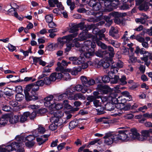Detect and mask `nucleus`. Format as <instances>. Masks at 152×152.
<instances>
[{
  "mask_svg": "<svg viewBox=\"0 0 152 152\" xmlns=\"http://www.w3.org/2000/svg\"><path fill=\"white\" fill-rule=\"evenodd\" d=\"M118 134H115L113 132H109L105 134L103 137L105 139L104 142L108 145L113 142L117 143L119 141H127L129 140V131L127 130L119 131Z\"/></svg>",
  "mask_w": 152,
  "mask_h": 152,
  "instance_id": "f257e3e1",
  "label": "nucleus"
},
{
  "mask_svg": "<svg viewBox=\"0 0 152 152\" xmlns=\"http://www.w3.org/2000/svg\"><path fill=\"white\" fill-rule=\"evenodd\" d=\"M24 91L26 99L27 101L35 100L38 99L37 95L36 92L39 89V87L35 83L27 85Z\"/></svg>",
  "mask_w": 152,
  "mask_h": 152,
  "instance_id": "f03ea898",
  "label": "nucleus"
},
{
  "mask_svg": "<svg viewBox=\"0 0 152 152\" xmlns=\"http://www.w3.org/2000/svg\"><path fill=\"white\" fill-rule=\"evenodd\" d=\"M117 94L111 93L110 94V96L109 97V99H111L112 102L115 104H124L128 101L123 96H119L118 98H116Z\"/></svg>",
  "mask_w": 152,
  "mask_h": 152,
  "instance_id": "7ed1b4c3",
  "label": "nucleus"
},
{
  "mask_svg": "<svg viewBox=\"0 0 152 152\" xmlns=\"http://www.w3.org/2000/svg\"><path fill=\"white\" fill-rule=\"evenodd\" d=\"M77 35V33H74L64 36L62 38H59L58 39V40L60 43L62 44H64L66 43H69L72 40L73 38L76 37Z\"/></svg>",
  "mask_w": 152,
  "mask_h": 152,
  "instance_id": "20e7f679",
  "label": "nucleus"
},
{
  "mask_svg": "<svg viewBox=\"0 0 152 152\" xmlns=\"http://www.w3.org/2000/svg\"><path fill=\"white\" fill-rule=\"evenodd\" d=\"M53 96L50 95L44 99V105L48 108L49 110L52 109L53 106H54L55 101L53 99Z\"/></svg>",
  "mask_w": 152,
  "mask_h": 152,
  "instance_id": "39448f33",
  "label": "nucleus"
},
{
  "mask_svg": "<svg viewBox=\"0 0 152 152\" xmlns=\"http://www.w3.org/2000/svg\"><path fill=\"white\" fill-rule=\"evenodd\" d=\"M35 137L33 135H30L26 137H24L22 135H18L17 136L15 139L18 141H20L23 142L33 141V140L35 139Z\"/></svg>",
  "mask_w": 152,
  "mask_h": 152,
  "instance_id": "423d86ee",
  "label": "nucleus"
},
{
  "mask_svg": "<svg viewBox=\"0 0 152 152\" xmlns=\"http://www.w3.org/2000/svg\"><path fill=\"white\" fill-rule=\"evenodd\" d=\"M128 135L129 140L132 139H135L138 140V138L140 136V134L138 132L137 129L135 128L131 129L130 132H129Z\"/></svg>",
  "mask_w": 152,
  "mask_h": 152,
  "instance_id": "0eeeda50",
  "label": "nucleus"
},
{
  "mask_svg": "<svg viewBox=\"0 0 152 152\" xmlns=\"http://www.w3.org/2000/svg\"><path fill=\"white\" fill-rule=\"evenodd\" d=\"M48 2L50 6L51 7H54L55 5L56 6L62 10H63L64 7H63L61 3L59 2L58 0H48Z\"/></svg>",
  "mask_w": 152,
  "mask_h": 152,
  "instance_id": "6e6552de",
  "label": "nucleus"
},
{
  "mask_svg": "<svg viewBox=\"0 0 152 152\" xmlns=\"http://www.w3.org/2000/svg\"><path fill=\"white\" fill-rule=\"evenodd\" d=\"M118 30L117 27H112L109 31L110 35L112 36L114 39H117L120 37L118 34Z\"/></svg>",
  "mask_w": 152,
  "mask_h": 152,
  "instance_id": "1a4fd4ad",
  "label": "nucleus"
},
{
  "mask_svg": "<svg viewBox=\"0 0 152 152\" xmlns=\"http://www.w3.org/2000/svg\"><path fill=\"white\" fill-rule=\"evenodd\" d=\"M97 90L99 92H102L105 94H107L110 90L109 87L107 85H99L96 88Z\"/></svg>",
  "mask_w": 152,
  "mask_h": 152,
  "instance_id": "9d476101",
  "label": "nucleus"
},
{
  "mask_svg": "<svg viewBox=\"0 0 152 152\" xmlns=\"http://www.w3.org/2000/svg\"><path fill=\"white\" fill-rule=\"evenodd\" d=\"M141 135L138 138V140L140 141H144L146 140L148 137L150 135V133L148 130H143L141 132Z\"/></svg>",
  "mask_w": 152,
  "mask_h": 152,
  "instance_id": "9b49d317",
  "label": "nucleus"
},
{
  "mask_svg": "<svg viewBox=\"0 0 152 152\" xmlns=\"http://www.w3.org/2000/svg\"><path fill=\"white\" fill-rule=\"evenodd\" d=\"M91 41L90 40L85 41L83 45L82 46L81 48L79 49L80 51L85 52L88 51L91 44Z\"/></svg>",
  "mask_w": 152,
  "mask_h": 152,
  "instance_id": "f8f14e48",
  "label": "nucleus"
},
{
  "mask_svg": "<svg viewBox=\"0 0 152 152\" xmlns=\"http://www.w3.org/2000/svg\"><path fill=\"white\" fill-rule=\"evenodd\" d=\"M50 113L52 115L57 117L59 118L63 116L64 113L62 111L60 110H50Z\"/></svg>",
  "mask_w": 152,
  "mask_h": 152,
  "instance_id": "ddd939ff",
  "label": "nucleus"
},
{
  "mask_svg": "<svg viewBox=\"0 0 152 152\" xmlns=\"http://www.w3.org/2000/svg\"><path fill=\"white\" fill-rule=\"evenodd\" d=\"M62 76V74L60 73H53L50 75V78L52 81H54L56 79H61Z\"/></svg>",
  "mask_w": 152,
  "mask_h": 152,
  "instance_id": "4468645a",
  "label": "nucleus"
},
{
  "mask_svg": "<svg viewBox=\"0 0 152 152\" xmlns=\"http://www.w3.org/2000/svg\"><path fill=\"white\" fill-rule=\"evenodd\" d=\"M49 136V135H44L40 137L37 138V141L38 142L39 145H40L44 143L48 140V138Z\"/></svg>",
  "mask_w": 152,
  "mask_h": 152,
  "instance_id": "2eb2a0df",
  "label": "nucleus"
},
{
  "mask_svg": "<svg viewBox=\"0 0 152 152\" xmlns=\"http://www.w3.org/2000/svg\"><path fill=\"white\" fill-rule=\"evenodd\" d=\"M71 71V69H66L64 72H63V73H61L62 75L61 78H63L64 80H68L70 79H71L70 75L68 72H70Z\"/></svg>",
  "mask_w": 152,
  "mask_h": 152,
  "instance_id": "dca6fc26",
  "label": "nucleus"
},
{
  "mask_svg": "<svg viewBox=\"0 0 152 152\" xmlns=\"http://www.w3.org/2000/svg\"><path fill=\"white\" fill-rule=\"evenodd\" d=\"M85 96L81 93H77L74 95L73 96L70 98V99L77 100L78 99L84 100L85 99Z\"/></svg>",
  "mask_w": 152,
  "mask_h": 152,
  "instance_id": "f3484780",
  "label": "nucleus"
},
{
  "mask_svg": "<svg viewBox=\"0 0 152 152\" xmlns=\"http://www.w3.org/2000/svg\"><path fill=\"white\" fill-rule=\"evenodd\" d=\"M88 31L87 30H85L79 34V39L80 41H82L86 39L88 36Z\"/></svg>",
  "mask_w": 152,
  "mask_h": 152,
  "instance_id": "a211bd4d",
  "label": "nucleus"
},
{
  "mask_svg": "<svg viewBox=\"0 0 152 152\" xmlns=\"http://www.w3.org/2000/svg\"><path fill=\"white\" fill-rule=\"evenodd\" d=\"M73 89L77 91H81L82 92L85 93L87 91V89L86 88H83L81 85H77L73 88Z\"/></svg>",
  "mask_w": 152,
  "mask_h": 152,
  "instance_id": "6ab92c4d",
  "label": "nucleus"
},
{
  "mask_svg": "<svg viewBox=\"0 0 152 152\" xmlns=\"http://www.w3.org/2000/svg\"><path fill=\"white\" fill-rule=\"evenodd\" d=\"M17 142H13L11 144L12 148L14 150H16L20 146H22L23 143L22 141H18L16 140Z\"/></svg>",
  "mask_w": 152,
  "mask_h": 152,
  "instance_id": "aec40b11",
  "label": "nucleus"
},
{
  "mask_svg": "<svg viewBox=\"0 0 152 152\" xmlns=\"http://www.w3.org/2000/svg\"><path fill=\"white\" fill-rule=\"evenodd\" d=\"M102 58H105V60L107 61L112 62V57L109 56V53L106 50H102Z\"/></svg>",
  "mask_w": 152,
  "mask_h": 152,
  "instance_id": "412c9836",
  "label": "nucleus"
},
{
  "mask_svg": "<svg viewBox=\"0 0 152 152\" xmlns=\"http://www.w3.org/2000/svg\"><path fill=\"white\" fill-rule=\"evenodd\" d=\"M69 26L70 27L69 31L70 33H75L78 31L77 26L76 24L72 23L69 24Z\"/></svg>",
  "mask_w": 152,
  "mask_h": 152,
  "instance_id": "4be33fe9",
  "label": "nucleus"
},
{
  "mask_svg": "<svg viewBox=\"0 0 152 152\" xmlns=\"http://www.w3.org/2000/svg\"><path fill=\"white\" fill-rule=\"evenodd\" d=\"M99 93L97 91H94L93 93L94 96H89L87 98V99L90 101L91 102L94 100L96 99H99L100 98V96L99 95Z\"/></svg>",
  "mask_w": 152,
  "mask_h": 152,
  "instance_id": "5701e85b",
  "label": "nucleus"
},
{
  "mask_svg": "<svg viewBox=\"0 0 152 152\" xmlns=\"http://www.w3.org/2000/svg\"><path fill=\"white\" fill-rule=\"evenodd\" d=\"M13 150L11 144L7 146L5 148H2L0 146V152H10Z\"/></svg>",
  "mask_w": 152,
  "mask_h": 152,
  "instance_id": "b1692460",
  "label": "nucleus"
},
{
  "mask_svg": "<svg viewBox=\"0 0 152 152\" xmlns=\"http://www.w3.org/2000/svg\"><path fill=\"white\" fill-rule=\"evenodd\" d=\"M85 51V52H83L82 51H80L81 53H83L85 57L86 58H91L92 56H94L95 54V50L94 49L92 52L88 51L87 52Z\"/></svg>",
  "mask_w": 152,
  "mask_h": 152,
  "instance_id": "393cba45",
  "label": "nucleus"
},
{
  "mask_svg": "<svg viewBox=\"0 0 152 152\" xmlns=\"http://www.w3.org/2000/svg\"><path fill=\"white\" fill-rule=\"evenodd\" d=\"M105 108L106 110L108 111H112L115 108V105L111 102H108L104 104Z\"/></svg>",
  "mask_w": 152,
  "mask_h": 152,
  "instance_id": "a878e982",
  "label": "nucleus"
},
{
  "mask_svg": "<svg viewBox=\"0 0 152 152\" xmlns=\"http://www.w3.org/2000/svg\"><path fill=\"white\" fill-rule=\"evenodd\" d=\"M8 116L4 115L0 118V126L1 125H5L7 122Z\"/></svg>",
  "mask_w": 152,
  "mask_h": 152,
  "instance_id": "bb28decb",
  "label": "nucleus"
},
{
  "mask_svg": "<svg viewBox=\"0 0 152 152\" xmlns=\"http://www.w3.org/2000/svg\"><path fill=\"white\" fill-rule=\"evenodd\" d=\"M93 41H95L97 45L103 49H106L107 48V46L104 43H102L101 42L97 39L96 38L95 39L93 40Z\"/></svg>",
  "mask_w": 152,
  "mask_h": 152,
  "instance_id": "cd10ccee",
  "label": "nucleus"
},
{
  "mask_svg": "<svg viewBox=\"0 0 152 152\" xmlns=\"http://www.w3.org/2000/svg\"><path fill=\"white\" fill-rule=\"evenodd\" d=\"M78 122L73 120L71 121L69 123V128L70 130L73 129L78 126Z\"/></svg>",
  "mask_w": 152,
  "mask_h": 152,
  "instance_id": "c85d7f7f",
  "label": "nucleus"
},
{
  "mask_svg": "<svg viewBox=\"0 0 152 152\" xmlns=\"http://www.w3.org/2000/svg\"><path fill=\"white\" fill-rule=\"evenodd\" d=\"M121 94L127 98H126V100H127L128 101H131L132 100V96L130 95L129 92L128 91H125L122 92L121 93Z\"/></svg>",
  "mask_w": 152,
  "mask_h": 152,
  "instance_id": "c756f323",
  "label": "nucleus"
},
{
  "mask_svg": "<svg viewBox=\"0 0 152 152\" xmlns=\"http://www.w3.org/2000/svg\"><path fill=\"white\" fill-rule=\"evenodd\" d=\"M29 115V112H26L25 113L22 115L20 118V121L22 123L26 121L27 118L28 117Z\"/></svg>",
  "mask_w": 152,
  "mask_h": 152,
  "instance_id": "7c9ffc66",
  "label": "nucleus"
},
{
  "mask_svg": "<svg viewBox=\"0 0 152 152\" xmlns=\"http://www.w3.org/2000/svg\"><path fill=\"white\" fill-rule=\"evenodd\" d=\"M149 8V7L148 4L145 2L141 4L139 7V9L140 10H144L146 11Z\"/></svg>",
  "mask_w": 152,
  "mask_h": 152,
  "instance_id": "2f4dec72",
  "label": "nucleus"
},
{
  "mask_svg": "<svg viewBox=\"0 0 152 152\" xmlns=\"http://www.w3.org/2000/svg\"><path fill=\"white\" fill-rule=\"evenodd\" d=\"M92 6L93 10L95 11L99 10L101 7L100 4L99 2L93 3Z\"/></svg>",
  "mask_w": 152,
  "mask_h": 152,
  "instance_id": "473e14b6",
  "label": "nucleus"
},
{
  "mask_svg": "<svg viewBox=\"0 0 152 152\" xmlns=\"http://www.w3.org/2000/svg\"><path fill=\"white\" fill-rule=\"evenodd\" d=\"M54 105V106H52V108L50 110H58L62 109L63 107V104H56V103L55 102Z\"/></svg>",
  "mask_w": 152,
  "mask_h": 152,
  "instance_id": "72a5a7b5",
  "label": "nucleus"
},
{
  "mask_svg": "<svg viewBox=\"0 0 152 152\" xmlns=\"http://www.w3.org/2000/svg\"><path fill=\"white\" fill-rule=\"evenodd\" d=\"M108 50L110 52L109 53V56L113 58L114 57L115 53L114 52L113 48L111 46H107V48Z\"/></svg>",
  "mask_w": 152,
  "mask_h": 152,
  "instance_id": "f704fd0d",
  "label": "nucleus"
},
{
  "mask_svg": "<svg viewBox=\"0 0 152 152\" xmlns=\"http://www.w3.org/2000/svg\"><path fill=\"white\" fill-rule=\"evenodd\" d=\"M66 3L67 4L70 6V8L71 10H73L75 7L74 2H72V0H67Z\"/></svg>",
  "mask_w": 152,
  "mask_h": 152,
  "instance_id": "c9c22d12",
  "label": "nucleus"
},
{
  "mask_svg": "<svg viewBox=\"0 0 152 152\" xmlns=\"http://www.w3.org/2000/svg\"><path fill=\"white\" fill-rule=\"evenodd\" d=\"M23 142H25V145L27 147L30 148L32 147L35 144V142L34 141Z\"/></svg>",
  "mask_w": 152,
  "mask_h": 152,
  "instance_id": "e433bc0d",
  "label": "nucleus"
},
{
  "mask_svg": "<svg viewBox=\"0 0 152 152\" xmlns=\"http://www.w3.org/2000/svg\"><path fill=\"white\" fill-rule=\"evenodd\" d=\"M107 119V118L102 117L96 120V121L97 123L102 122L104 124H108L109 123V121L108 120H106V119Z\"/></svg>",
  "mask_w": 152,
  "mask_h": 152,
  "instance_id": "4c0bfd02",
  "label": "nucleus"
},
{
  "mask_svg": "<svg viewBox=\"0 0 152 152\" xmlns=\"http://www.w3.org/2000/svg\"><path fill=\"white\" fill-rule=\"evenodd\" d=\"M45 18L46 22L48 23H50L53 21V18L52 14L46 15Z\"/></svg>",
  "mask_w": 152,
  "mask_h": 152,
  "instance_id": "58836bf2",
  "label": "nucleus"
},
{
  "mask_svg": "<svg viewBox=\"0 0 152 152\" xmlns=\"http://www.w3.org/2000/svg\"><path fill=\"white\" fill-rule=\"evenodd\" d=\"M80 80L82 84L84 86H86L87 83L88 82V79L87 77L84 76H82L80 77Z\"/></svg>",
  "mask_w": 152,
  "mask_h": 152,
  "instance_id": "ea45409f",
  "label": "nucleus"
},
{
  "mask_svg": "<svg viewBox=\"0 0 152 152\" xmlns=\"http://www.w3.org/2000/svg\"><path fill=\"white\" fill-rule=\"evenodd\" d=\"M16 10V8L12 7L8 10V14L9 15H14V16L15 13L17 12Z\"/></svg>",
  "mask_w": 152,
  "mask_h": 152,
  "instance_id": "a19ab883",
  "label": "nucleus"
},
{
  "mask_svg": "<svg viewBox=\"0 0 152 152\" xmlns=\"http://www.w3.org/2000/svg\"><path fill=\"white\" fill-rule=\"evenodd\" d=\"M52 123V124L49 126V128L50 130L54 131L57 128L58 124Z\"/></svg>",
  "mask_w": 152,
  "mask_h": 152,
  "instance_id": "79ce46f5",
  "label": "nucleus"
},
{
  "mask_svg": "<svg viewBox=\"0 0 152 152\" xmlns=\"http://www.w3.org/2000/svg\"><path fill=\"white\" fill-rule=\"evenodd\" d=\"M109 15L110 17L112 16L114 17V18H119L121 16V14L118 12H114L111 13Z\"/></svg>",
  "mask_w": 152,
  "mask_h": 152,
  "instance_id": "37998d69",
  "label": "nucleus"
},
{
  "mask_svg": "<svg viewBox=\"0 0 152 152\" xmlns=\"http://www.w3.org/2000/svg\"><path fill=\"white\" fill-rule=\"evenodd\" d=\"M24 97V96L23 94L21 93H18L16 95L15 98L17 101H20L23 99Z\"/></svg>",
  "mask_w": 152,
  "mask_h": 152,
  "instance_id": "c03bdc74",
  "label": "nucleus"
},
{
  "mask_svg": "<svg viewBox=\"0 0 152 152\" xmlns=\"http://www.w3.org/2000/svg\"><path fill=\"white\" fill-rule=\"evenodd\" d=\"M50 120L51 123L58 124V122L59 120V118L55 116L52 115L50 118Z\"/></svg>",
  "mask_w": 152,
  "mask_h": 152,
  "instance_id": "a18cd8bd",
  "label": "nucleus"
},
{
  "mask_svg": "<svg viewBox=\"0 0 152 152\" xmlns=\"http://www.w3.org/2000/svg\"><path fill=\"white\" fill-rule=\"evenodd\" d=\"M126 88V87H124L121 86L120 85H117L115 86L113 89V90L115 91L116 92H118L120 91V90H124Z\"/></svg>",
  "mask_w": 152,
  "mask_h": 152,
  "instance_id": "49530a36",
  "label": "nucleus"
},
{
  "mask_svg": "<svg viewBox=\"0 0 152 152\" xmlns=\"http://www.w3.org/2000/svg\"><path fill=\"white\" fill-rule=\"evenodd\" d=\"M66 48L65 49V51L66 52H68L70 50L72 47H73L74 46V45L71 43H66Z\"/></svg>",
  "mask_w": 152,
  "mask_h": 152,
  "instance_id": "de8ad7c7",
  "label": "nucleus"
},
{
  "mask_svg": "<svg viewBox=\"0 0 152 152\" xmlns=\"http://www.w3.org/2000/svg\"><path fill=\"white\" fill-rule=\"evenodd\" d=\"M126 78L125 76L124 75L122 76L121 77L120 79V84L122 85L126 84L127 82L126 81Z\"/></svg>",
  "mask_w": 152,
  "mask_h": 152,
  "instance_id": "09e8293b",
  "label": "nucleus"
},
{
  "mask_svg": "<svg viewBox=\"0 0 152 152\" xmlns=\"http://www.w3.org/2000/svg\"><path fill=\"white\" fill-rule=\"evenodd\" d=\"M135 21L137 23H140L142 24H144L145 23V20L142 17L140 18H136Z\"/></svg>",
  "mask_w": 152,
  "mask_h": 152,
  "instance_id": "8fccbe9b",
  "label": "nucleus"
},
{
  "mask_svg": "<svg viewBox=\"0 0 152 152\" xmlns=\"http://www.w3.org/2000/svg\"><path fill=\"white\" fill-rule=\"evenodd\" d=\"M82 58L81 57L77 58V59L74 62H72V64L75 65H80L82 63L83 61L82 60Z\"/></svg>",
  "mask_w": 152,
  "mask_h": 152,
  "instance_id": "3c124183",
  "label": "nucleus"
},
{
  "mask_svg": "<svg viewBox=\"0 0 152 152\" xmlns=\"http://www.w3.org/2000/svg\"><path fill=\"white\" fill-rule=\"evenodd\" d=\"M37 129L38 130V131H39L40 134H43L45 131V128L41 125L38 126V127Z\"/></svg>",
  "mask_w": 152,
  "mask_h": 152,
  "instance_id": "603ef678",
  "label": "nucleus"
},
{
  "mask_svg": "<svg viewBox=\"0 0 152 152\" xmlns=\"http://www.w3.org/2000/svg\"><path fill=\"white\" fill-rule=\"evenodd\" d=\"M119 77L118 76L115 75L113 77V78H111V82L113 83H116L117 82L119 79Z\"/></svg>",
  "mask_w": 152,
  "mask_h": 152,
  "instance_id": "864d4df0",
  "label": "nucleus"
},
{
  "mask_svg": "<svg viewBox=\"0 0 152 152\" xmlns=\"http://www.w3.org/2000/svg\"><path fill=\"white\" fill-rule=\"evenodd\" d=\"M64 93L67 95V98H68L70 99V98L72 97L71 96L72 95L73 92L71 91L69 89H68L66 90Z\"/></svg>",
  "mask_w": 152,
  "mask_h": 152,
  "instance_id": "5fc2aeb1",
  "label": "nucleus"
},
{
  "mask_svg": "<svg viewBox=\"0 0 152 152\" xmlns=\"http://www.w3.org/2000/svg\"><path fill=\"white\" fill-rule=\"evenodd\" d=\"M99 37V39H98L97 38V36H95L92 37V38L93 39V40L94 39H95L96 38H97V39L98 40H101L102 39V38H104L105 37V35L104 34L102 33H98Z\"/></svg>",
  "mask_w": 152,
  "mask_h": 152,
  "instance_id": "6e6d98bb",
  "label": "nucleus"
},
{
  "mask_svg": "<svg viewBox=\"0 0 152 152\" xmlns=\"http://www.w3.org/2000/svg\"><path fill=\"white\" fill-rule=\"evenodd\" d=\"M102 80L103 82L107 83L110 82L111 79L109 76H104L102 77Z\"/></svg>",
  "mask_w": 152,
  "mask_h": 152,
  "instance_id": "4d7b16f0",
  "label": "nucleus"
},
{
  "mask_svg": "<svg viewBox=\"0 0 152 152\" xmlns=\"http://www.w3.org/2000/svg\"><path fill=\"white\" fill-rule=\"evenodd\" d=\"M58 46V44H52L48 46V48L49 50H54Z\"/></svg>",
  "mask_w": 152,
  "mask_h": 152,
  "instance_id": "13d9d810",
  "label": "nucleus"
},
{
  "mask_svg": "<svg viewBox=\"0 0 152 152\" xmlns=\"http://www.w3.org/2000/svg\"><path fill=\"white\" fill-rule=\"evenodd\" d=\"M48 66H46L44 68L42 72L45 73L46 74H48V73L51 72V69Z\"/></svg>",
  "mask_w": 152,
  "mask_h": 152,
  "instance_id": "bf43d9fd",
  "label": "nucleus"
},
{
  "mask_svg": "<svg viewBox=\"0 0 152 152\" xmlns=\"http://www.w3.org/2000/svg\"><path fill=\"white\" fill-rule=\"evenodd\" d=\"M140 54H143L144 56H145V55L146 56H149L150 53L148 51H145L144 48H142L140 49Z\"/></svg>",
  "mask_w": 152,
  "mask_h": 152,
  "instance_id": "052dcab7",
  "label": "nucleus"
},
{
  "mask_svg": "<svg viewBox=\"0 0 152 152\" xmlns=\"http://www.w3.org/2000/svg\"><path fill=\"white\" fill-rule=\"evenodd\" d=\"M45 84L48 85H49L52 82L51 80H50V77H45L44 78V80Z\"/></svg>",
  "mask_w": 152,
  "mask_h": 152,
  "instance_id": "680f3d73",
  "label": "nucleus"
},
{
  "mask_svg": "<svg viewBox=\"0 0 152 152\" xmlns=\"http://www.w3.org/2000/svg\"><path fill=\"white\" fill-rule=\"evenodd\" d=\"M109 68H110V71L114 74L117 73L118 69L117 67L113 66H112Z\"/></svg>",
  "mask_w": 152,
  "mask_h": 152,
  "instance_id": "e2e57ef3",
  "label": "nucleus"
},
{
  "mask_svg": "<svg viewBox=\"0 0 152 152\" xmlns=\"http://www.w3.org/2000/svg\"><path fill=\"white\" fill-rule=\"evenodd\" d=\"M7 48H8L9 50L11 52L13 51L16 49L15 46H13L10 44H9Z\"/></svg>",
  "mask_w": 152,
  "mask_h": 152,
  "instance_id": "0e129e2a",
  "label": "nucleus"
},
{
  "mask_svg": "<svg viewBox=\"0 0 152 152\" xmlns=\"http://www.w3.org/2000/svg\"><path fill=\"white\" fill-rule=\"evenodd\" d=\"M94 83L95 81L94 80L89 79L88 80V82L87 83L86 87H88L94 84Z\"/></svg>",
  "mask_w": 152,
  "mask_h": 152,
  "instance_id": "69168bd1",
  "label": "nucleus"
},
{
  "mask_svg": "<svg viewBox=\"0 0 152 152\" xmlns=\"http://www.w3.org/2000/svg\"><path fill=\"white\" fill-rule=\"evenodd\" d=\"M66 143L65 142L62 143L58 145L57 148L58 151H60L66 145Z\"/></svg>",
  "mask_w": 152,
  "mask_h": 152,
  "instance_id": "338daca9",
  "label": "nucleus"
},
{
  "mask_svg": "<svg viewBox=\"0 0 152 152\" xmlns=\"http://www.w3.org/2000/svg\"><path fill=\"white\" fill-rule=\"evenodd\" d=\"M66 97L67 95L64 93L59 95L58 96V99L59 100H61L67 98Z\"/></svg>",
  "mask_w": 152,
  "mask_h": 152,
  "instance_id": "774afa93",
  "label": "nucleus"
}]
</instances>
